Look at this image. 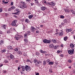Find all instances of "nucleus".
<instances>
[{
	"mask_svg": "<svg viewBox=\"0 0 75 75\" xmlns=\"http://www.w3.org/2000/svg\"><path fill=\"white\" fill-rule=\"evenodd\" d=\"M25 71L29 72L31 70V67L29 66L25 65Z\"/></svg>",
	"mask_w": 75,
	"mask_h": 75,
	"instance_id": "f03ea898",
	"label": "nucleus"
},
{
	"mask_svg": "<svg viewBox=\"0 0 75 75\" xmlns=\"http://www.w3.org/2000/svg\"><path fill=\"white\" fill-rule=\"evenodd\" d=\"M59 36H62L64 35V33L63 32H60L59 33Z\"/></svg>",
	"mask_w": 75,
	"mask_h": 75,
	"instance_id": "f8f14e48",
	"label": "nucleus"
},
{
	"mask_svg": "<svg viewBox=\"0 0 75 75\" xmlns=\"http://www.w3.org/2000/svg\"><path fill=\"white\" fill-rule=\"evenodd\" d=\"M22 4L20 6V8H25L27 7V6L25 5V3L24 2H22Z\"/></svg>",
	"mask_w": 75,
	"mask_h": 75,
	"instance_id": "f257e3e1",
	"label": "nucleus"
},
{
	"mask_svg": "<svg viewBox=\"0 0 75 75\" xmlns=\"http://www.w3.org/2000/svg\"><path fill=\"white\" fill-rule=\"evenodd\" d=\"M43 3H44L45 4H47V1H46L45 0L43 1Z\"/></svg>",
	"mask_w": 75,
	"mask_h": 75,
	"instance_id": "49530a36",
	"label": "nucleus"
},
{
	"mask_svg": "<svg viewBox=\"0 0 75 75\" xmlns=\"http://www.w3.org/2000/svg\"><path fill=\"white\" fill-rule=\"evenodd\" d=\"M24 56H25V57H27V55L26 54H25V53H24L23 54Z\"/></svg>",
	"mask_w": 75,
	"mask_h": 75,
	"instance_id": "37998d69",
	"label": "nucleus"
},
{
	"mask_svg": "<svg viewBox=\"0 0 75 75\" xmlns=\"http://www.w3.org/2000/svg\"><path fill=\"white\" fill-rule=\"evenodd\" d=\"M30 31L32 33H34L35 32V28H34V27L32 26L30 28Z\"/></svg>",
	"mask_w": 75,
	"mask_h": 75,
	"instance_id": "423d86ee",
	"label": "nucleus"
},
{
	"mask_svg": "<svg viewBox=\"0 0 75 75\" xmlns=\"http://www.w3.org/2000/svg\"><path fill=\"white\" fill-rule=\"evenodd\" d=\"M61 25H62V26H63V25H64V23L63 22L62 23H61Z\"/></svg>",
	"mask_w": 75,
	"mask_h": 75,
	"instance_id": "13d9d810",
	"label": "nucleus"
},
{
	"mask_svg": "<svg viewBox=\"0 0 75 75\" xmlns=\"http://www.w3.org/2000/svg\"><path fill=\"white\" fill-rule=\"evenodd\" d=\"M17 20H14L11 23L12 25L13 26H15L16 25V23H17Z\"/></svg>",
	"mask_w": 75,
	"mask_h": 75,
	"instance_id": "39448f33",
	"label": "nucleus"
},
{
	"mask_svg": "<svg viewBox=\"0 0 75 75\" xmlns=\"http://www.w3.org/2000/svg\"><path fill=\"white\" fill-rule=\"evenodd\" d=\"M54 49H55V50L57 49V47L56 46H54Z\"/></svg>",
	"mask_w": 75,
	"mask_h": 75,
	"instance_id": "a18cd8bd",
	"label": "nucleus"
},
{
	"mask_svg": "<svg viewBox=\"0 0 75 75\" xmlns=\"http://www.w3.org/2000/svg\"><path fill=\"white\" fill-rule=\"evenodd\" d=\"M51 5L52 6H54L55 5V3L53 2V1L51 2Z\"/></svg>",
	"mask_w": 75,
	"mask_h": 75,
	"instance_id": "6ab92c4d",
	"label": "nucleus"
},
{
	"mask_svg": "<svg viewBox=\"0 0 75 75\" xmlns=\"http://www.w3.org/2000/svg\"><path fill=\"white\" fill-rule=\"evenodd\" d=\"M47 64L46 62V61L45 60H44L43 62V65H45Z\"/></svg>",
	"mask_w": 75,
	"mask_h": 75,
	"instance_id": "412c9836",
	"label": "nucleus"
},
{
	"mask_svg": "<svg viewBox=\"0 0 75 75\" xmlns=\"http://www.w3.org/2000/svg\"><path fill=\"white\" fill-rule=\"evenodd\" d=\"M36 33H37L38 34L40 33V31H39V30H38L37 31H36Z\"/></svg>",
	"mask_w": 75,
	"mask_h": 75,
	"instance_id": "8fccbe9b",
	"label": "nucleus"
},
{
	"mask_svg": "<svg viewBox=\"0 0 75 75\" xmlns=\"http://www.w3.org/2000/svg\"><path fill=\"white\" fill-rule=\"evenodd\" d=\"M72 14H74V15H75V11H74L72 12Z\"/></svg>",
	"mask_w": 75,
	"mask_h": 75,
	"instance_id": "774afa93",
	"label": "nucleus"
},
{
	"mask_svg": "<svg viewBox=\"0 0 75 75\" xmlns=\"http://www.w3.org/2000/svg\"><path fill=\"white\" fill-rule=\"evenodd\" d=\"M30 5L31 6H32L33 5H34V3H30Z\"/></svg>",
	"mask_w": 75,
	"mask_h": 75,
	"instance_id": "bf43d9fd",
	"label": "nucleus"
},
{
	"mask_svg": "<svg viewBox=\"0 0 75 75\" xmlns=\"http://www.w3.org/2000/svg\"><path fill=\"white\" fill-rule=\"evenodd\" d=\"M70 47L71 48H74V45L72 43L70 44Z\"/></svg>",
	"mask_w": 75,
	"mask_h": 75,
	"instance_id": "f3484780",
	"label": "nucleus"
},
{
	"mask_svg": "<svg viewBox=\"0 0 75 75\" xmlns=\"http://www.w3.org/2000/svg\"><path fill=\"white\" fill-rule=\"evenodd\" d=\"M24 37L25 39H27V33H25L24 34Z\"/></svg>",
	"mask_w": 75,
	"mask_h": 75,
	"instance_id": "2eb2a0df",
	"label": "nucleus"
},
{
	"mask_svg": "<svg viewBox=\"0 0 75 75\" xmlns=\"http://www.w3.org/2000/svg\"><path fill=\"white\" fill-rule=\"evenodd\" d=\"M49 47L50 48H52L54 47V45L52 44H50L49 46Z\"/></svg>",
	"mask_w": 75,
	"mask_h": 75,
	"instance_id": "9d476101",
	"label": "nucleus"
},
{
	"mask_svg": "<svg viewBox=\"0 0 75 75\" xmlns=\"http://www.w3.org/2000/svg\"><path fill=\"white\" fill-rule=\"evenodd\" d=\"M47 8L45 6H43L40 7L41 10H42V11H44V10H45L47 9Z\"/></svg>",
	"mask_w": 75,
	"mask_h": 75,
	"instance_id": "0eeeda50",
	"label": "nucleus"
},
{
	"mask_svg": "<svg viewBox=\"0 0 75 75\" xmlns=\"http://www.w3.org/2000/svg\"><path fill=\"white\" fill-rule=\"evenodd\" d=\"M3 11V8H0V13H1Z\"/></svg>",
	"mask_w": 75,
	"mask_h": 75,
	"instance_id": "2f4dec72",
	"label": "nucleus"
},
{
	"mask_svg": "<svg viewBox=\"0 0 75 75\" xmlns=\"http://www.w3.org/2000/svg\"><path fill=\"white\" fill-rule=\"evenodd\" d=\"M60 18H64V16L63 15H61Z\"/></svg>",
	"mask_w": 75,
	"mask_h": 75,
	"instance_id": "72a5a7b5",
	"label": "nucleus"
},
{
	"mask_svg": "<svg viewBox=\"0 0 75 75\" xmlns=\"http://www.w3.org/2000/svg\"><path fill=\"white\" fill-rule=\"evenodd\" d=\"M12 10L15 9L16 8V7L14 6H12V7H11Z\"/></svg>",
	"mask_w": 75,
	"mask_h": 75,
	"instance_id": "c85d7f7f",
	"label": "nucleus"
},
{
	"mask_svg": "<svg viewBox=\"0 0 75 75\" xmlns=\"http://www.w3.org/2000/svg\"><path fill=\"white\" fill-rule=\"evenodd\" d=\"M8 3V1L7 2H4V4H7Z\"/></svg>",
	"mask_w": 75,
	"mask_h": 75,
	"instance_id": "680f3d73",
	"label": "nucleus"
},
{
	"mask_svg": "<svg viewBox=\"0 0 75 75\" xmlns=\"http://www.w3.org/2000/svg\"><path fill=\"white\" fill-rule=\"evenodd\" d=\"M4 74H5V73H6L7 72V71L6 70H4L3 71Z\"/></svg>",
	"mask_w": 75,
	"mask_h": 75,
	"instance_id": "09e8293b",
	"label": "nucleus"
},
{
	"mask_svg": "<svg viewBox=\"0 0 75 75\" xmlns=\"http://www.w3.org/2000/svg\"><path fill=\"white\" fill-rule=\"evenodd\" d=\"M26 1H28V2H30L31 0H25Z\"/></svg>",
	"mask_w": 75,
	"mask_h": 75,
	"instance_id": "6e6d98bb",
	"label": "nucleus"
},
{
	"mask_svg": "<svg viewBox=\"0 0 75 75\" xmlns=\"http://www.w3.org/2000/svg\"><path fill=\"white\" fill-rule=\"evenodd\" d=\"M18 54H19V55H21L22 54V52H21L20 51H18L17 52Z\"/></svg>",
	"mask_w": 75,
	"mask_h": 75,
	"instance_id": "a878e982",
	"label": "nucleus"
},
{
	"mask_svg": "<svg viewBox=\"0 0 75 75\" xmlns=\"http://www.w3.org/2000/svg\"><path fill=\"white\" fill-rule=\"evenodd\" d=\"M48 65H54V62H50L49 63Z\"/></svg>",
	"mask_w": 75,
	"mask_h": 75,
	"instance_id": "5701e85b",
	"label": "nucleus"
},
{
	"mask_svg": "<svg viewBox=\"0 0 75 75\" xmlns=\"http://www.w3.org/2000/svg\"><path fill=\"white\" fill-rule=\"evenodd\" d=\"M6 52V50L5 49H4L3 50H1V52H2V53H3V52Z\"/></svg>",
	"mask_w": 75,
	"mask_h": 75,
	"instance_id": "393cba45",
	"label": "nucleus"
},
{
	"mask_svg": "<svg viewBox=\"0 0 75 75\" xmlns=\"http://www.w3.org/2000/svg\"><path fill=\"white\" fill-rule=\"evenodd\" d=\"M25 22H26V23H28L30 22V21L29 20V19H27L25 20Z\"/></svg>",
	"mask_w": 75,
	"mask_h": 75,
	"instance_id": "bb28decb",
	"label": "nucleus"
},
{
	"mask_svg": "<svg viewBox=\"0 0 75 75\" xmlns=\"http://www.w3.org/2000/svg\"><path fill=\"white\" fill-rule=\"evenodd\" d=\"M39 54H40V53L38 52H36V55H39Z\"/></svg>",
	"mask_w": 75,
	"mask_h": 75,
	"instance_id": "79ce46f5",
	"label": "nucleus"
},
{
	"mask_svg": "<svg viewBox=\"0 0 75 75\" xmlns=\"http://www.w3.org/2000/svg\"><path fill=\"white\" fill-rule=\"evenodd\" d=\"M18 37V38H22V36L21 35H17Z\"/></svg>",
	"mask_w": 75,
	"mask_h": 75,
	"instance_id": "cd10ccee",
	"label": "nucleus"
},
{
	"mask_svg": "<svg viewBox=\"0 0 75 75\" xmlns=\"http://www.w3.org/2000/svg\"><path fill=\"white\" fill-rule=\"evenodd\" d=\"M15 51H18V49H15Z\"/></svg>",
	"mask_w": 75,
	"mask_h": 75,
	"instance_id": "338daca9",
	"label": "nucleus"
},
{
	"mask_svg": "<svg viewBox=\"0 0 75 75\" xmlns=\"http://www.w3.org/2000/svg\"><path fill=\"white\" fill-rule=\"evenodd\" d=\"M34 1H35V3H36V4L37 3H39V2H38V0H34Z\"/></svg>",
	"mask_w": 75,
	"mask_h": 75,
	"instance_id": "4c0bfd02",
	"label": "nucleus"
},
{
	"mask_svg": "<svg viewBox=\"0 0 75 75\" xmlns=\"http://www.w3.org/2000/svg\"><path fill=\"white\" fill-rule=\"evenodd\" d=\"M24 41L25 42H26V43H27L28 42V41H27V39H24Z\"/></svg>",
	"mask_w": 75,
	"mask_h": 75,
	"instance_id": "f704fd0d",
	"label": "nucleus"
},
{
	"mask_svg": "<svg viewBox=\"0 0 75 75\" xmlns=\"http://www.w3.org/2000/svg\"><path fill=\"white\" fill-rule=\"evenodd\" d=\"M10 58L12 59H15V57H14V56L12 54H11V55H10Z\"/></svg>",
	"mask_w": 75,
	"mask_h": 75,
	"instance_id": "6e6552de",
	"label": "nucleus"
},
{
	"mask_svg": "<svg viewBox=\"0 0 75 75\" xmlns=\"http://www.w3.org/2000/svg\"><path fill=\"white\" fill-rule=\"evenodd\" d=\"M35 66H36V67H38V64H35Z\"/></svg>",
	"mask_w": 75,
	"mask_h": 75,
	"instance_id": "4d7b16f0",
	"label": "nucleus"
},
{
	"mask_svg": "<svg viewBox=\"0 0 75 75\" xmlns=\"http://www.w3.org/2000/svg\"><path fill=\"white\" fill-rule=\"evenodd\" d=\"M68 37L67 36H65V37H64V41H67V40H68Z\"/></svg>",
	"mask_w": 75,
	"mask_h": 75,
	"instance_id": "4468645a",
	"label": "nucleus"
},
{
	"mask_svg": "<svg viewBox=\"0 0 75 75\" xmlns=\"http://www.w3.org/2000/svg\"><path fill=\"white\" fill-rule=\"evenodd\" d=\"M1 44H3L4 43V41L3 40H1Z\"/></svg>",
	"mask_w": 75,
	"mask_h": 75,
	"instance_id": "a19ab883",
	"label": "nucleus"
},
{
	"mask_svg": "<svg viewBox=\"0 0 75 75\" xmlns=\"http://www.w3.org/2000/svg\"><path fill=\"white\" fill-rule=\"evenodd\" d=\"M64 11L65 12H67V13H69L70 11L68 9H65Z\"/></svg>",
	"mask_w": 75,
	"mask_h": 75,
	"instance_id": "ddd939ff",
	"label": "nucleus"
},
{
	"mask_svg": "<svg viewBox=\"0 0 75 75\" xmlns=\"http://www.w3.org/2000/svg\"><path fill=\"white\" fill-rule=\"evenodd\" d=\"M27 33L28 34H30V30H28L27 31Z\"/></svg>",
	"mask_w": 75,
	"mask_h": 75,
	"instance_id": "603ef678",
	"label": "nucleus"
},
{
	"mask_svg": "<svg viewBox=\"0 0 75 75\" xmlns=\"http://www.w3.org/2000/svg\"><path fill=\"white\" fill-rule=\"evenodd\" d=\"M43 42L44 43H45L46 44H50V43H51V41L50 40L46 39H45L43 40Z\"/></svg>",
	"mask_w": 75,
	"mask_h": 75,
	"instance_id": "7ed1b4c3",
	"label": "nucleus"
},
{
	"mask_svg": "<svg viewBox=\"0 0 75 75\" xmlns=\"http://www.w3.org/2000/svg\"><path fill=\"white\" fill-rule=\"evenodd\" d=\"M21 65H20L18 67V71H19V70H20V68H21Z\"/></svg>",
	"mask_w": 75,
	"mask_h": 75,
	"instance_id": "c9c22d12",
	"label": "nucleus"
},
{
	"mask_svg": "<svg viewBox=\"0 0 75 75\" xmlns=\"http://www.w3.org/2000/svg\"><path fill=\"white\" fill-rule=\"evenodd\" d=\"M45 55L46 57H48V56H49V55L48 54H45Z\"/></svg>",
	"mask_w": 75,
	"mask_h": 75,
	"instance_id": "de8ad7c7",
	"label": "nucleus"
},
{
	"mask_svg": "<svg viewBox=\"0 0 75 75\" xmlns=\"http://www.w3.org/2000/svg\"><path fill=\"white\" fill-rule=\"evenodd\" d=\"M73 73H75V69H73Z\"/></svg>",
	"mask_w": 75,
	"mask_h": 75,
	"instance_id": "0e129e2a",
	"label": "nucleus"
},
{
	"mask_svg": "<svg viewBox=\"0 0 75 75\" xmlns=\"http://www.w3.org/2000/svg\"><path fill=\"white\" fill-rule=\"evenodd\" d=\"M52 42H53L54 43H56L57 42V40L55 39H52Z\"/></svg>",
	"mask_w": 75,
	"mask_h": 75,
	"instance_id": "b1692460",
	"label": "nucleus"
},
{
	"mask_svg": "<svg viewBox=\"0 0 75 75\" xmlns=\"http://www.w3.org/2000/svg\"><path fill=\"white\" fill-rule=\"evenodd\" d=\"M64 23H67V19H64Z\"/></svg>",
	"mask_w": 75,
	"mask_h": 75,
	"instance_id": "473e14b6",
	"label": "nucleus"
},
{
	"mask_svg": "<svg viewBox=\"0 0 75 75\" xmlns=\"http://www.w3.org/2000/svg\"><path fill=\"white\" fill-rule=\"evenodd\" d=\"M6 26H7L6 25H4L2 26V28H3L4 29H6Z\"/></svg>",
	"mask_w": 75,
	"mask_h": 75,
	"instance_id": "4be33fe9",
	"label": "nucleus"
},
{
	"mask_svg": "<svg viewBox=\"0 0 75 75\" xmlns=\"http://www.w3.org/2000/svg\"><path fill=\"white\" fill-rule=\"evenodd\" d=\"M20 11H17L16 13V15H18V14H20Z\"/></svg>",
	"mask_w": 75,
	"mask_h": 75,
	"instance_id": "7c9ffc66",
	"label": "nucleus"
},
{
	"mask_svg": "<svg viewBox=\"0 0 75 75\" xmlns=\"http://www.w3.org/2000/svg\"><path fill=\"white\" fill-rule=\"evenodd\" d=\"M33 17V15H31L28 16V18H29L30 19H31Z\"/></svg>",
	"mask_w": 75,
	"mask_h": 75,
	"instance_id": "a211bd4d",
	"label": "nucleus"
},
{
	"mask_svg": "<svg viewBox=\"0 0 75 75\" xmlns=\"http://www.w3.org/2000/svg\"><path fill=\"white\" fill-rule=\"evenodd\" d=\"M51 2L50 3L48 2V4L49 5H50V6H51Z\"/></svg>",
	"mask_w": 75,
	"mask_h": 75,
	"instance_id": "864d4df0",
	"label": "nucleus"
},
{
	"mask_svg": "<svg viewBox=\"0 0 75 75\" xmlns=\"http://www.w3.org/2000/svg\"><path fill=\"white\" fill-rule=\"evenodd\" d=\"M7 48L8 50H12L13 49V48L12 47V46H8Z\"/></svg>",
	"mask_w": 75,
	"mask_h": 75,
	"instance_id": "dca6fc26",
	"label": "nucleus"
},
{
	"mask_svg": "<svg viewBox=\"0 0 75 75\" xmlns=\"http://www.w3.org/2000/svg\"><path fill=\"white\" fill-rule=\"evenodd\" d=\"M40 52H41V53H43V54H45L46 52V51H43L42 50V49H40L39 51Z\"/></svg>",
	"mask_w": 75,
	"mask_h": 75,
	"instance_id": "9b49d317",
	"label": "nucleus"
},
{
	"mask_svg": "<svg viewBox=\"0 0 75 75\" xmlns=\"http://www.w3.org/2000/svg\"><path fill=\"white\" fill-rule=\"evenodd\" d=\"M15 38L16 40H19V39L17 35H15Z\"/></svg>",
	"mask_w": 75,
	"mask_h": 75,
	"instance_id": "aec40b11",
	"label": "nucleus"
},
{
	"mask_svg": "<svg viewBox=\"0 0 75 75\" xmlns=\"http://www.w3.org/2000/svg\"><path fill=\"white\" fill-rule=\"evenodd\" d=\"M12 10V9L11 8H9L8 9V11H11Z\"/></svg>",
	"mask_w": 75,
	"mask_h": 75,
	"instance_id": "c03bdc74",
	"label": "nucleus"
},
{
	"mask_svg": "<svg viewBox=\"0 0 75 75\" xmlns=\"http://www.w3.org/2000/svg\"><path fill=\"white\" fill-rule=\"evenodd\" d=\"M33 62H34V63H36V62H37V59H35L34 60Z\"/></svg>",
	"mask_w": 75,
	"mask_h": 75,
	"instance_id": "58836bf2",
	"label": "nucleus"
},
{
	"mask_svg": "<svg viewBox=\"0 0 75 75\" xmlns=\"http://www.w3.org/2000/svg\"><path fill=\"white\" fill-rule=\"evenodd\" d=\"M74 49L73 48L72 50H68V53L70 55H72L74 54Z\"/></svg>",
	"mask_w": 75,
	"mask_h": 75,
	"instance_id": "20e7f679",
	"label": "nucleus"
},
{
	"mask_svg": "<svg viewBox=\"0 0 75 75\" xmlns=\"http://www.w3.org/2000/svg\"><path fill=\"white\" fill-rule=\"evenodd\" d=\"M23 25V30H25V26H24V25Z\"/></svg>",
	"mask_w": 75,
	"mask_h": 75,
	"instance_id": "69168bd1",
	"label": "nucleus"
},
{
	"mask_svg": "<svg viewBox=\"0 0 75 75\" xmlns=\"http://www.w3.org/2000/svg\"><path fill=\"white\" fill-rule=\"evenodd\" d=\"M72 31V28H69V29H66V31L67 33H68L69 32H71V31Z\"/></svg>",
	"mask_w": 75,
	"mask_h": 75,
	"instance_id": "1a4fd4ad",
	"label": "nucleus"
},
{
	"mask_svg": "<svg viewBox=\"0 0 75 75\" xmlns=\"http://www.w3.org/2000/svg\"><path fill=\"white\" fill-rule=\"evenodd\" d=\"M68 62L69 63H71L72 62V61H71V59H69L68 60Z\"/></svg>",
	"mask_w": 75,
	"mask_h": 75,
	"instance_id": "e433bc0d",
	"label": "nucleus"
},
{
	"mask_svg": "<svg viewBox=\"0 0 75 75\" xmlns=\"http://www.w3.org/2000/svg\"><path fill=\"white\" fill-rule=\"evenodd\" d=\"M49 72L51 73H52L53 72V71H52V70L51 69H49Z\"/></svg>",
	"mask_w": 75,
	"mask_h": 75,
	"instance_id": "ea45409f",
	"label": "nucleus"
},
{
	"mask_svg": "<svg viewBox=\"0 0 75 75\" xmlns=\"http://www.w3.org/2000/svg\"><path fill=\"white\" fill-rule=\"evenodd\" d=\"M21 68H22V69H23L24 68H25V66H22L21 67Z\"/></svg>",
	"mask_w": 75,
	"mask_h": 75,
	"instance_id": "3c124183",
	"label": "nucleus"
},
{
	"mask_svg": "<svg viewBox=\"0 0 75 75\" xmlns=\"http://www.w3.org/2000/svg\"><path fill=\"white\" fill-rule=\"evenodd\" d=\"M11 5L13 6V2H11Z\"/></svg>",
	"mask_w": 75,
	"mask_h": 75,
	"instance_id": "e2e57ef3",
	"label": "nucleus"
},
{
	"mask_svg": "<svg viewBox=\"0 0 75 75\" xmlns=\"http://www.w3.org/2000/svg\"><path fill=\"white\" fill-rule=\"evenodd\" d=\"M50 59H47V60L46 61V62H47L48 63L50 62Z\"/></svg>",
	"mask_w": 75,
	"mask_h": 75,
	"instance_id": "5fc2aeb1",
	"label": "nucleus"
},
{
	"mask_svg": "<svg viewBox=\"0 0 75 75\" xmlns=\"http://www.w3.org/2000/svg\"><path fill=\"white\" fill-rule=\"evenodd\" d=\"M9 31H7V33L9 34L10 33H11L12 32V30H11V29H10L9 30Z\"/></svg>",
	"mask_w": 75,
	"mask_h": 75,
	"instance_id": "c756f323",
	"label": "nucleus"
},
{
	"mask_svg": "<svg viewBox=\"0 0 75 75\" xmlns=\"http://www.w3.org/2000/svg\"><path fill=\"white\" fill-rule=\"evenodd\" d=\"M5 63H7V62H8V61H7V60H5Z\"/></svg>",
	"mask_w": 75,
	"mask_h": 75,
	"instance_id": "052dcab7",
	"label": "nucleus"
}]
</instances>
